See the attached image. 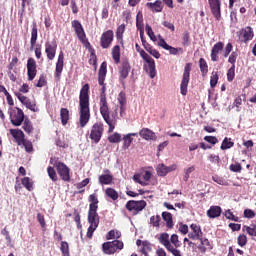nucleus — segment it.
Masks as SVG:
<instances>
[{"mask_svg": "<svg viewBox=\"0 0 256 256\" xmlns=\"http://www.w3.org/2000/svg\"><path fill=\"white\" fill-rule=\"evenodd\" d=\"M105 77H107V63L104 61L101 63L99 71H98V83L102 87L100 94V114L102 115V119H104L105 123H107L109 129V133H113L115 131L116 122L113 118H111V112L109 111V103L107 102V88L105 86Z\"/></svg>", "mask_w": 256, "mask_h": 256, "instance_id": "nucleus-1", "label": "nucleus"}, {"mask_svg": "<svg viewBox=\"0 0 256 256\" xmlns=\"http://www.w3.org/2000/svg\"><path fill=\"white\" fill-rule=\"evenodd\" d=\"M89 90L88 83L84 84L80 89L79 94V127L81 129L87 127V124L91 120V108L89 103Z\"/></svg>", "mask_w": 256, "mask_h": 256, "instance_id": "nucleus-2", "label": "nucleus"}, {"mask_svg": "<svg viewBox=\"0 0 256 256\" xmlns=\"http://www.w3.org/2000/svg\"><path fill=\"white\" fill-rule=\"evenodd\" d=\"M98 210H88V223L89 227L87 229L86 237L88 239H93V233L97 231V227H99L100 223V217L99 213H97Z\"/></svg>", "mask_w": 256, "mask_h": 256, "instance_id": "nucleus-3", "label": "nucleus"}, {"mask_svg": "<svg viewBox=\"0 0 256 256\" xmlns=\"http://www.w3.org/2000/svg\"><path fill=\"white\" fill-rule=\"evenodd\" d=\"M125 244L121 240H113L109 242H104L102 244V251L105 255H115L119 251H123Z\"/></svg>", "mask_w": 256, "mask_h": 256, "instance_id": "nucleus-4", "label": "nucleus"}, {"mask_svg": "<svg viewBox=\"0 0 256 256\" xmlns=\"http://www.w3.org/2000/svg\"><path fill=\"white\" fill-rule=\"evenodd\" d=\"M8 115L10 117V123L14 125V127H21L24 119H27V117H25V112L19 107L10 108L8 110Z\"/></svg>", "mask_w": 256, "mask_h": 256, "instance_id": "nucleus-5", "label": "nucleus"}, {"mask_svg": "<svg viewBox=\"0 0 256 256\" xmlns=\"http://www.w3.org/2000/svg\"><path fill=\"white\" fill-rule=\"evenodd\" d=\"M158 241L160 245L165 247L168 253H171L173 256H183V254H181V250L176 249L171 245V238L169 237V233H161L158 237Z\"/></svg>", "mask_w": 256, "mask_h": 256, "instance_id": "nucleus-6", "label": "nucleus"}, {"mask_svg": "<svg viewBox=\"0 0 256 256\" xmlns=\"http://www.w3.org/2000/svg\"><path fill=\"white\" fill-rule=\"evenodd\" d=\"M146 207L147 202L145 200H129L125 205L127 211H129L133 215H139V213H141V211H143V209H145Z\"/></svg>", "mask_w": 256, "mask_h": 256, "instance_id": "nucleus-7", "label": "nucleus"}, {"mask_svg": "<svg viewBox=\"0 0 256 256\" xmlns=\"http://www.w3.org/2000/svg\"><path fill=\"white\" fill-rule=\"evenodd\" d=\"M191 63H186L180 84L181 95H187V87H189V81L191 79Z\"/></svg>", "mask_w": 256, "mask_h": 256, "instance_id": "nucleus-8", "label": "nucleus"}, {"mask_svg": "<svg viewBox=\"0 0 256 256\" xmlns=\"http://www.w3.org/2000/svg\"><path fill=\"white\" fill-rule=\"evenodd\" d=\"M104 131L105 128L103 127V123L96 122L93 124L90 130V139L92 143H99V141H101V137H103Z\"/></svg>", "mask_w": 256, "mask_h": 256, "instance_id": "nucleus-9", "label": "nucleus"}, {"mask_svg": "<svg viewBox=\"0 0 256 256\" xmlns=\"http://www.w3.org/2000/svg\"><path fill=\"white\" fill-rule=\"evenodd\" d=\"M56 171L60 176V178L62 179V181H66L67 183L71 181V174H70L71 170L69 169V167L65 165V163L63 162L56 163Z\"/></svg>", "mask_w": 256, "mask_h": 256, "instance_id": "nucleus-10", "label": "nucleus"}, {"mask_svg": "<svg viewBox=\"0 0 256 256\" xmlns=\"http://www.w3.org/2000/svg\"><path fill=\"white\" fill-rule=\"evenodd\" d=\"M253 37H255V33L251 26L242 28L238 34V39L241 43H249V41H253Z\"/></svg>", "mask_w": 256, "mask_h": 256, "instance_id": "nucleus-11", "label": "nucleus"}, {"mask_svg": "<svg viewBox=\"0 0 256 256\" xmlns=\"http://www.w3.org/2000/svg\"><path fill=\"white\" fill-rule=\"evenodd\" d=\"M45 53L46 57L49 61H53L55 59V55H57V41L56 40H47L45 42Z\"/></svg>", "mask_w": 256, "mask_h": 256, "instance_id": "nucleus-12", "label": "nucleus"}, {"mask_svg": "<svg viewBox=\"0 0 256 256\" xmlns=\"http://www.w3.org/2000/svg\"><path fill=\"white\" fill-rule=\"evenodd\" d=\"M115 35L113 33V30H107L102 33L100 37V46L102 49H109L111 47V44L113 43Z\"/></svg>", "mask_w": 256, "mask_h": 256, "instance_id": "nucleus-13", "label": "nucleus"}, {"mask_svg": "<svg viewBox=\"0 0 256 256\" xmlns=\"http://www.w3.org/2000/svg\"><path fill=\"white\" fill-rule=\"evenodd\" d=\"M208 5L216 21H221V0H208Z\"/></svg>", "mask_w": 256, "mask_h": 256, "instance_id": "nucleus-14", "label": "nucleus"}, {"mask_svg": "<svg viewBox=\"0 0 256 256\" xmlns=\"http://www.w3.org/2000/svg\"><path fill=\"white\" fill-rule=\"evenodd\" d=\"M64 65H65V56L63 54V51H61L58 55L55 72H54V76L57 81H61V73H63Z\"/></svg>", "mask_w": 256, "mask_h": 256, "instance_id": "nucleus-15", "label": "nucleus"}, {"mask_svg": "<svg viewBox=\"0 0 256 256\" xmlns=\"http://www.w3.org/2000/svg\"><path fill=\"white\" fill-rule=\"evenodd\" d=\"M28 81H33L37 77V62L34 58H29L27 61Z\"/></svg>", "mask_w": 256, "mask_h": 256, "instance_id": "nucleus-16", "label": "nucleus"}, {"mask_svg": "<svg viewBox=\"0 0 256 256\" xmlns=\"http://www.w3.org/2000/svg\"><path fill=\"white\" fill-rule=\"evenodd\" d=\"M191 232L188 233L189 239L192 241H198L203 237V230H201V226L197 224L190 225Z\"/></svg>", "mask_w": 256, "mask_h": 256, "instance_id": "nucleus-17", "label": "nucleus"}, {"mask_svg": "<svg viewBox=\"0 0 256 256\" xmlns=\"http://www.w3.org/2000/svg\"><path fill=\"white\" fill-rule=\"evenodd\" d=\"M224 48H225V43L223 42H217L216 44H214L210 53L211 61H213L214 63H217V61H219V53H221Z\"/></svg>", "mask_w": 256, "mask_h": 256, "instance_id": "nucleus-18", "label": "nucleus"}, {"mask_svg": "<svg viewBox=\"0 0 256 256\" xmlns=\"http://www.w3.org/2000/svg\"><path fill=\"white\" fill-rule=\"evenodd\" d=\"M103 173L98 177L99 185H113V174H111V170L104 169Z\"/></svg>", "mask_w": 256, "mask_h": 256, "instance_id": "nucleus-19", "label": "nucleus"}, {"mask_svg": "<svg viewBox=\"0 0 256 256\" xmlns=\"http://www.w3.org/2000/svg\"><path fill=\"white\" fill-rule=\"evenodd\" d=\"M131 71V64L128 59L122 61L121 66L119 67L120 81H125L129 77V72Z\"/></svg>", "mask_w": 256, "mask_h": 256, "instance_id": "nucleus-20", "label": "nucleus"}, {"mask_svg": "<svg viewBox=\"0 0 256 256\" xmlns=\"http://www.w3.org/2000/svg\"><path fill=\"white\" fill-rule=\"evenodd\" d=\"M72 27L79 41H85V39L87 38V35L85 34V30L83 29V25H81V22H79V20L72 21Z\"/></svg>", "mask_w": 256, "mask_h": 256, "instance_id": "nucleus-21", "label": "nucleus"}, {"mask_svg": "<svg viewBox=\"0 0 256 256\" xmlns=\"http://www.w3.org/2000/svg\"><path fill=\"white\" fill-rule=\"evenodd\" d=\"M10 135H12L15 143H17V145H23V140L25 139V133L23 132V130L21 129H13L11 128L9 130Z\"/></svg>", "mask_w": 256, "mask_h": 256, "instance_id": "nucleus-22", "label": "nucleus"}, {"mask_svg": "<svg viewBox=\"0 0 256 256\" xmlns=\"http://www.w3.org/2000/svg\"><path fill=\"white\" fill-rule=\"evenodd\" d=\"M200 241V244L198 245V250L200 253H207V251H211L213 249V244L209 241V239L205 237H201V239H198Z\"/></svg>", "mask_w": 256, "mask_h": 256, "instance_id": "nucleus-23", "label": "nucleus"}, {"mask_svg": "<svg viewBox=\"0 0 256 256\" xmlns=\"http://www.w3.org/2000/svg\"><path fill=\"white\" fill-rule=\"evenodd\" d=\"M139 135L142 139H145V141H157V135L149 128H142Z\"/></svg>", "mask_w": 256, "mask_h": 256, "instance_id": "nucleus-24", "label": "nucleus"}, {"mask_svg": "<svg viewBox=\"0 0 256 256\" xmlns=\"http://www.w3.org/2000/svg\"><path fill=\"white\" fill-rule=\"evenodd\" d=\"M38 28H37V22H33L32 29H31V38H30V51H33L35 49V45H37V39H38Z\"/></svg>", "mask_w": 256, "mask_h": 256, "instance_id": "nucleus-25", "label": "nucleus"}, {"mask_svg": "<svg viewBox=\"0 0 256 256\" xmlns=\"http://www.w3.org/2000/svg\"><path fill=\"white\" fill-rule=\"evenodd\" d=\"M146 7L151 9L153 13H161V11H163V2H161V0H156L154 3L148 2L146 3Z\"/></svg>", "mask_w": 256, "mask_h": 256, "instance_id": "nucleus-26", "label": "nucleus"}, {"mask_svg": "<svg viewBox=\"0 0 256 256\" xmlns=\"http://www.w3.org/2000/svg\"><path fill=\"white\" fill-rule=\"evenodd\" d=\"M118 102L120 103V115L123 117V113H125L127 109V96L125 92H120L118 95Z\"/></svg>", "mask_w": 256, "mask_h": 256, "instance_id": "nucleus-27", "label": "nucleus"}, {"mask_svg": "<svg viewBox=\"0 0 256 256\" xmlns=\"http://www.w3.org/2000/svg\"><path fill=\"white\" fill-rule=\"evenodd\" d=\"M222 212L223 210L220 208V206H211L207 210V217H209L210 219H215L217 217H221Z\"/></svg>", "mask_w": 256, "mask_h": 256, "instance_id": "nucleus-28", "label": "nucleus"}, {"mask_svg": "<svg viewBox=\"0 0 256 256\" xmlns=\"http://www.w3.org/2000/svg\"><path fill=\"white\" fill-rule=\"evenodd\" d=\"M162 219L166 223L167 229H173L175 223H173V214L170 212H162Z\"/></svg>", "mask_w": 256, "mask_h": 256, "instance_id": "nucleus-29", "label": "nucleus"}, {"mask_svg": "<svg viewBox=\"0 0 256 256\" xmlns=\"http://www.w3.org/2000/svg\"><path fill=\"white\" fill-rule=\"evenodd\" d=\"M22 129L27 133V135H31L35 128L33 127V122L30 121L29 117H26L22 122Z\"/></svg>", "mask_w": 256, "mask_h": 256, "instance_id": "nucleus-30", "label": "nucleus"}, {"mask_svg": "<svg viewBox=\"0 0 256 256\" xmlns=\"http://www.w3.org/2000/svg\"><path fill=\"white\" fill-rule=\"evenodd\" d=\"M112 59L114 60V63L116 65H119V63H121V47L119 45H115L112 48Z\"/></svg>", "mask_w": 256, "mask_h": 256, "instance_id": "nucleus-31", "label": "nucleus"}, {"mask_svg": "<svg viewBox=\"0 0 256 256\" xmlns=\"http://www.w3.org/2000/svg\"><path fill=\"white\" fill-rule=\"evenodd\" d=\"M89 209L88 210H98L99 209V198L97 194H90L88 197Z\"/></svg>", "mask_w": 256, "mask_h": 256, "instance_id": "nucleus-32", "label": "nucleus"}, {"mask_svg": "<svg viewBox=\"0 0 256 256\" xmlns=\"http://www.w3.org/2000/svg\"><path fill=\"white\" fill-rule=\"evenodd\" d=\"M88 51L90 53V58L88 60L89 65H93L95 69H97V55L95 54V49L91 47V43L88 42Z\"/></svg>", "mask_w": 256, "mask_h": 256, "instance_id": "nucleus-33", "label": "nucleus"}, {"mask_svg": "<svg viewBox=\"0 0 256 256\" xmlns=\"http://www.w3.org/2000/svg\"><path fill=\"white\" fill-rule=\"evenodd\" d=\"M157 171V175H159V177H165V175H167V173H171V171H173L172 167H167L165 166V164H159L158 167L156 168Z\"/></svg>", "mask_w": 256, "mask_h": 256, "instance_id": "nucleus-34", "label": "nucleus"}, {"mask_svg": "<svg viewBox=\"0 0 256 256\" xmlns=\"http://www.w3.org/2000/svg\"><path fill=\"white\" fill-rule=\"evenodd\" d=\"M105 196L111 199L112 201H117V199H119V193L116 192L114 188H106Z\"/></svg>", "mask_w": 256, "mask_h": 256, "instance_id": "nucleus-35", "label": "nucleus"}, {"mask_svg": "<svg viewBox=\"0 0 256 256\" xmlns=\"http://www.w3.org/2000/svg\"><path fill=\"white\" fill-rule=\"evenodd\" d=\"M60 119L62 125H67L69 123V109L61 108L60 109Z\"/></svg>", "mask_w": 256, "mask_h": 256, "instance_id": "nucleus-36", "label": "nucleus"}, {"mask_svg": "<svg viewBox=\"0 0 256 256\" xmlns=\"http://www.w3.org/2000/svg\"><path fill=\"white\" fill-rule=\"evenodd\" d=\"M21 103L22 105H25L27 109H30V111H33V113H36L37 105L31 102V99L27 98V96L22 100Z\"/></svg>", "mask_w": 256, "mask_h": 256, "instance_id": "nucleus-37", "label": "nucleus"}, {"mask_svg": "<svg viewBox=\"0 0 256 256\" xmlns=\"http://www.w3.org/2000/svg\"><path fill=\"white\" fill-rule=\"evenodd\" d=\"M199 68L203 77L209 73V65L207 64V61L204 60V58L199 59Z\"/></svg>", "mask_w": 256, "mask_h": 256, "instance_id": "nucleus-38", "label": "nucleus"}, {"mask_svg": "<svg viewBox=\"0 0 256 256\" xmlns=\"http://www.w3.org/2000/svg\"><path fill=\"white\" fill-rule=\"evenodd\" d=\"M145 71L148 73L150 79H155V76L157 75V70H155V62H152L148 64V66H145Z\"/></svg>", "mask_w": 256, "mask_h": 256, "instance_id": "nucleus-39", "label": "nucleus"}, {"mask_svg": "<svg viewBox=\"0 0 256 256\" xmlns=\"http://www.w3.org/2000/svg\"><path fill=\"white\" fill-rule=\"evenodd\" d=\"M234 145H235V142L231 141V138L225 137L222 141L220 149L222 151H227V149H231L232 147H234Z\"/></svg>", "mask_w": 256, "mask_h": 256, "instance_id": "nucleus-40", "label": "nucleus"}, {"mask_svg": "<svg viewBox=\"0 0 256 256\" xmlns=\"http://www.w3.org/2000/svg\"><path fill=\"white\" fill-rule=\"evenodd\" d=\"M107 241H111L112 239H116L115 241H119L121 239V232L119 230H110L106 235Z\"/></svg>", "mask_w": 256, "mask_h": 256, "instance_id": "nucleus-41", "label": "nucleus"}, {"mask_svg": "<svg viewBox=\"0 0 256 256\" xmlns=\"http://www.w3.org/2000/svg\"><path fill=\"white\" fill-rule=\"evenodd\" d=\"M136 27L138 31H145L143 24V14L141 12H138L136 16Z\"/></svg>", "mask_w": 256, "mask_h": 256, "instance_id": "nucleus-42", "label": "nucleus"}, {"mask_svg": "<svg viewBox=\"0 0 256 256\" xmlns=\"http://www.w3.org/2000/svg\"><path fill=\"white\" fill-rule=\"evenodd\" d=\"M242 231H246L250 237H256V226L251 224L250 226L244 225Z\"/></svg>", "mask_w": 256, "mask_h": 256, "instance_id": "nucleus-43", "label": "nucleus"}, {"mask_svg": "<svg viewBox=\"0 0 256 256\" xmlns=\"http://www.w3.org/2000/svg\"><path fill=\"white\" fill-rule=\"evenodd\" d=\"M47 173L51 181H53L54 183H56V181H59V177H57V172L55 171V168H53L52 166H49L47 168Z\"/></svg>", "mask_w": 256, "mask_h": 256, "instance_id": "nucleus-44", "label": "nucleus"}, {"mask_svg": "<svg viewBox=\"0 0 256 256\" xmlns=\"http://www.w3.org/2000/svg\"><path fill=\"white\" fill-rule=\"evenodd\" d=\"M170 243L174 247V249H179L181 247V242L179 241V235L172 234L170 237Z\"/></svg>", "mask_w": 256, "mask_h": 256, "instance_id": "nucleus-45", "label": "nucleus"}, {"mask_svg": "<svg viewBox=\"0 0 256 256\" xmlns=\"http://www.w3.org/2000/svg\"><path fill=\"white\" fill-rule=\"evenodd\" d=\"M21 183H22L23 187H25V189H27V191H33V182L31 181V178L24 177V178H22Z\"/></svg>", "mask_w": 256, "mask_h": 256, "instance_id": "nucleus-46", "label": "nucleus"}, {"mask_svg": "<svg viewBox=\"0 0 256 256\" xmlns=\"http://www.w3.org/2000/svg\"><path fill=\"white\" fill-rule=\"evenodd\" d=\"M217 83H219V74L213 71L210 77V87L215 89V87H217Z\"/></svg>", "mask_w": 256, "mask_h": 256, "instance_id": "nucleus-47", "label": "nucleus"}, {"mask_svg": "<svg viewBox=\"0 0 256 256\" xmlns=\"http://www.w3.org/2000/svg\"><path fill=\"white\" fill-rule=\"evenodd\" d=\"M150 225H152V227H161V216L156 215V216H151L150 217Z\"/></svg>", "mask_w": 256, "mask_h": 256, "instance_id": "nucleus-48", "label": "nucleus"}, {"mask_svg": "<svg viewBox=\"0 0 256 256\" xmlns=\"http://www.w3.org/2000/svg\"><path fill=\"white\" fill-rule=\"evenodd\" d=\"M166 51H169L170 55H183V53L185 52L183 50V48L179 47V48H175L173 46H168V48L166 49Z\"/></svg>", "mask_w": 256, "mask_h": 256, "instance_id": "nucleus-49", "label": "nucleus"}, {"mask_svg": "<svg viewBox=\"0 0 256 256\" xmlns=\"http://www.w3.org/2000/svg\"><path fill=\"white\" fill-rule=\"evenodd\" d=\"M60 250L63 256H69V243H67L66 241H62Z\"/></svg>", "mask_w": 256, "mask_h": 256, "instance_id": "nucleus-50", "label": "nucleus"}, {"mask_svg": "<svg viewBox=\"0 0 256 256\" xmlns=\"http://www.w3.org/2000/svg\"><path fill=\"white\" fill-rule=\"evenodd\" d=\"M109 143H120L121 141V134L115 132L114 134L108 137Z\"/></svg>", "mask_w": 256, "mask_h": 256, "instance_id": "nucleus-51", "label": "nucleus"}, {"mask_svg": "<svg viewBox=\"0 0 256 256\" xmlns=\"http://www.w3.org/2000/svg\"><path fill=\"white\" fill-rule=\"evenodd\" d=\"M140 57L148 64L155 63V60L145 50L140 52Z\"/></svg>", "mask_w": 256, "mask_h": 256, "instance_id": "nucleus-52", "label": "nucleus"}, {"mask_svg": "<svg viewBox=\"0 0 256 256\" xmlns=\"http://www.w3.org/2000/svg\"><path fill=\"white\" fill-rule=\"evenodd\" d=\"M140 57L148 64L155 63V60L145 50L140 52Z\"/></svg>", "mask_w": 256, "mask_h": 256, "instance_id": "nucleus-53", "label": "nucleus"}, {"mask_svg": "<svg viewBox=\"0 0 256 256\" xmlns=\"http://www.w3.org/2000/svg\"><path fill=\"white\" fill-rule=\"evenodd\" d=\"M237 243L239 247H245V245H247V235L240 234L237 238Z\"/></svg>", "mask_w": 256, "mask_h": 256, "instance_id": "nucleus-54", "label": "nucleus"}, {"mask_svg": "<svg viewBox=\"0 0 256 256\" xmlns=\"http://www.w3.org/2000/svg\"><path fill=\"white\" fill-rule=\"evenodd\" d=\"M22 145L25 147V151L27 153H31L33 151V143L27 139H23Z\"/></svg>", "mask_w": 256, "mask_h": 256, "instance_id": "nucleus-55", "label": "nucleus"}, {"mask_svg": "<svg viewBox=\"0 0 256 256\" xmlns=\"http://www.w3.org/2000/svg\"><path fill=\"white\" fill-rule=\"evenodd\" d=\"M237 57H239V54L236 51L229 55L228 63H230L232 67H235V63H237Z\"/></svg>", "mask_w": 256, "mask_h": 256, "instance_id": "nucleus-56", "label": "nucleus"}, {"mask_svg": "<svg viewBox=\"0 0 256 256\" xmlns=\"http://www.w3.org/2000/svg\"><path fill=\"white\" fill-rule=\"evenodd\" d=\"M123 33H125V24H121L120 26L117 27L116 38L123 39Z\"/></svg>", "mask_w": 256, "mask_h": 256, "instance_id": "nucleus-57", "label": "nucleus"}, {"mask_svg": "<svg viewBox=\"0 0 256 256\" xmlns=\"http://www.w3.org/2000/svg\"><path fill=\"white\" fill-rule=\"evenodd\" d=\"M233 79H235V66H231V68L227 71V81L231 83L233 82Z\"/></svg>", "mask_w": 256, "mask_h": 256, "instance_id": "nucleus-58", "label": "nucleus"}, {"mask_svg": "<svg viewBox=\"0 0 256 256\" xmlns=\"http://www.w3.org/2000/svg\"><path fill=\"white\" fill-rule=\"evenodd\" d=\"M133 181H134L135 183H138L139 185H142V187H145V186L148 185L147 182L141 180V174H140V173L134 174V176H133Z\"/></svg>", "mask_w": 256, "mask_h": 256, "instance_id": "nucleus-59", "label": "nucleus"}, {"mask_svg": "<svg viewBox=\"0 0 256 256\" xmlns=\"http://www.w3.org/2000/svg\"><path fill=\"white\" fill-rule=\"evenodd\" d=\"M231 51H233V44L229 42L224 48L223 57H229V55H231Z\"/></svg>", "mask_w": 256, "mask_h": 256, "instance_id": "nucleus-60", "label": "nucleus"}, {"mask_svg": "<svg viewBox=\"0 0 256 256\" xmlns=\"http://www.w3.org/2000/svg\"><path fill=\"white\" fill-rule=\"evenodd\" d=\"M178 225H179L178 231L182 235H187V233H189V226L187 224L180 222Z\"/></svg>", "mask_w": 256, "mask_h": 256, "instance_id": "nucleus-61", "label": "nucleus"}, {"mask_svg": "<svg viewBox=\"0 0 256 256\" xmlns=\"http://www.w3.org/2000/svg\"><path fill=\"white\" fill-rule=\"evenodd\" d=\"M123 141H124V149H129V147H131V143H133V138L130 137L129 135H124Z\"/></svg>", "mask_w": 256, "mask_h": 256, "instance_id": "nucleus-62", "label": "nucleus"}, {"mask_svg": "<svg viewBox=\"0 0 256 256\" xmlns=\"http://www.w3.org/2000/svg\"><path fill=\"white\" fill-rule=\"evenodd\" d=\"M224 215H225L226 219H229L230 221L239 222V217L234 216L233 213L231 212V210H229V209L225 211Z\"/></svg>", "mask_w": 256, "mask_h": 256, "instance_id": "nucleus-63", "label": "nucleus"}, {"mask_svg": "<svg viewBox=\"0 0 256 256\" xmlns=\"http://www.w3.org/2000/svg\"><path fill=\"white\" fill-rule=\"evenodd\" d=\"M47 85V78L45 75H40L38 82L36 83V87H45Z\"/></svg>", "mask_w": 256, "mask_h": 256, "instance_id": "nucleus-64", "label": "nucleus"}]
</instances>
